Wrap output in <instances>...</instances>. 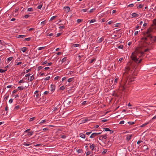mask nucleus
<instances>
[{
  "label": "nucleus",
  "instance_id": "nucleus-50",
  "mask_svg": "<svg viewBox=\"0 0 156 156\" xmlns=\"http://www.w3.org/2000/svg\"><path fill=\"white\" fill-rule=\"evenodd\" d=\"M18 90L17 89H16L13 90L12 92V93L14 94V93L18 91Z\"/></svg>",
  "mask_w": 156,
  "mask_h": 156
},
{
  "label": "nucleus",
  "instance_id": "nucleus-18",
  "mask_svg": "<svg viewBox=\"0 0 156 156\" xmlns=\"http://www.w3.org/2000/svg\"><path fill=\"white\" fill-rule=\"evenodd\" d=\"M27 49L26 47H23L21 49V51L23 52H25Z\"/></svg>",
  "mask_w": 156,
  "mask_h": 156
},
{
  "label": "nucleus",
  "instance_id": "nucleus-63",
  "mask_svg": "<svg viewBox=\"0 0 156 156\" xmlns=\"http://www.w3.org/2000/svg\"><path fill=\"white\" fill-rule=\"evenodd\" d=\"M29 16V15H26L25 16H24V18H28Z\"/></svg>",
  "mask_w": 156,
  "mask_h": 156
},
{
  "label": "nucleus",
  "instance_id": "nucleus-14",
  "mask_svg": "<svg viewBox=\"0 0 156 156\" xmlns=\"http://www.w3.org/2000/svg\"><path fill=\"white\" fill-rule=\"evenodd\" d=\"M34 133V132L33 131H31L30 132H28L27 133V135L28 136H31Z\"/></svg>",
  "mask_w": 156,
  "mask_h": 156
},
{
  "label": "nucleus",
  "instance_id": "nucleus-52",
  "mask_svg": "<svg viewBox=\"0 0 156 156\" xmlns=\"http://www.w3.org/2000/svg\"><path fill=\"white\" fill-rule=\"evenodd\" d=\"M56 17V16H53L52 17L50 20H53L54 19H55Z\"/></svg>",
  "mask_w": 156,
  "mask_h": 156
},
{
  "label": "nucleus",
  "instance_id": "nucleus-36",
  "mask_svg": "<svg viewBox=\"0 0 156 156\" xmlns=\"http://www.w3.org/2000/svg\"><path fill=\"white\" fill-rule=\"evenodd\" d=\"M65 88V87L64 86H62L60 87L59 88L60 90H63Z\"/></svg>",
  "mask_w": 156,
  "mask_h": 156
},
{
  "label": "nucleus",
  "instance_id": "nucleus-37",
  "mask_svg": "<svg viewBox=\"0 0 156 156\" xmlns=\"http://www.w3.org/2000/svg\"><path fill=\"white\" fill-rule=\"evenodd\" d=\"M31 39V38L30 37H28L27 38H26L25 39V41H29Z\"/></svg>",
  "mask_w": 156,
  "mask_h": 156
},
{
  "label": "nucleus",
  "instance_id": "nucleus-21",
  "mask_svg": "<svg viewBox=\"0 0 156 156\" xmlns=\"http://www.w3.org/2000/svg\"><path fill=\"white\" fill-rule=\"evenodd\" d=\"M66 59H67V57H65L64 58H63L61 60L62 62V63H63L64 62L66 61Z\"/></svg>",
  "mask_w": 156,
  "mask_h": 156
},
{
  "label": "nucleus",
  "instance_id": "nucleus-42",
  "mask_svg": "<svg viewBox=\"0 0 156 156\" xmlns=\"http://www.w3.org/2000/svg\"><path fill=\"white\" fill-rule=\"evenodd\" d=\"M42 5H39L37 7V8L38 9H40L42 8Z\"/></svg>",
  "mask_w": 156,
  "mask_h": 156
},
{
  "label": "nucleus",
  "instance_id": "nucleus-57",
  "mask_svg": "<svg viewBox=\"0 0 156 156\" xmlns=\"http://www.w3.org/2000/svg\"><path fill=\"white\" fill-rule=\"evenodd\" d=\"M64 28H65V26H60V27H59V28L60 29H64Z\"/></svg>",
  "mask_w": 156,
  "mask_h": 156
},
{
  "label": "nucleus",
  "instance_id": "nucleus-34",
  "mask_svg": "<svg viewBox=\"0 0 156 156\" xmlns=\"http://www.w3.org/2000/svg\"><path fill=\"white\" fill-rule=\"evenodd\" d=\"M12 58H13L12 57H10L8 58L7 60L8 61H11L12 60Z\"/></svg>",
  "mask_w": 156,
  "mask_h": 156
},
{
  "label": "nucleus",
  "instance_id": "nucleus-4",
  "mask_svg": "<svg viewBox=\"0 0 156 156\" xmlns=\"http://www.w3.org/2000/svg\"><path fill=\"white\" fill-rule=\"evenodd\" d=\"M104 39V37H102L101 38L99 39V37H98L97 38V40H96V42L98 43H101L102 42Z\"/></svg>",
  "mask_w": 156,
  "mask_h": 156
},
{
  "label": "nucleus",
  "instance_id": "nucleus-27",
  "mask_svg": "<svg viewBox=\"0 0 156 156\" xmlns=\"http://www.w3.org/2000/svg\"><path fill=\"white\" fill-rule=\"evenodd\" d=\"M127 123L129 124V125H131L134 124L135 122H127Z\"/></svg>",
  "mask_w": 156,
  "mask_h": 156
},
{
  "label": "nucleus",
  "instance_id": "nucleus-62",
  "mask_svg": "<svg viewBox=\"0 0 156 156\" xmlns=\"http://www.w3.org/2000/svg\"><path fill=\"white\" fill-rule=\"evenodd\" d=\"M90 152L88 151H87L86 153V155L87 156H88L89 155H90Z\"/></svg>",
  "mask_w": 156,
  "mask_h": 156
},
{
  "label": "nucleus",
  "instance_id": "nucleus-53",
  "mask_svg": "<svg viewBox=\"0 0 156 156\" xmlns=\"http://www.w3.org/2000/svg\"><path fill=\"white\" fill-rule=\"evenodd\" d=\"M62 34V33H58L57 34L56 37H58L60 36Z\"/></svg>",
  "mask_w": 156,
  "mask_h": 156
},
{
  "label": "nucleus",
  "instance_id": "nucleus-22",
  "mask_svg": "<svg viewBox=\"0 0 156 156\" xmlns=\"http://www.w3.org/2000/svg\"><path fill=\"white\" fill-rule=\"evenodd\" d=\"M73 78H69L68 80L67 81L69 82H72L73 80Z\"/></svg>",
  "mask_w": 156,
  "mask_h": 156
},
{
  "label": "nucleus",
  "instance_id": "nucleus-19",
  "mask_svg": "<svg viewBox=\"0 0 156 156\" xmlns=\"http://www.w3.org/2000/svg\"><path fill=\"white\" fill-rule=\"evenodd\" d=\"M32 144V143L31 144H27L25 143V142H24L23 144L25 146H29L31 145Z\"/></svg>",
  "mask_w": 156,
  "mask_h": 156
},
{
  "label": "nucleus",
  "instance_id": "nucleus-11",
  "mask_svg": "<svg viewBox=\"0 0 156 156\" xmlns=\"http://www.w3.org/2000/svg\"><path fill=\"white\" fill-rule=\"evenodd\" d=\"M95 147V146L94 144H92L91 145L90 144V147L92 151H93Z\"/></svg>",
  "mask_w": 156,
  "mask_h": 156
},
{
  "label": "nucleus",
  "instance_id": "nucleus-7",
  "mask_svg": "<svg viewBox=\"0 0 156 156\" xmlns=\"http://www.w3.org/2000/svg\"><path fill=\"white\" fill-rule=\"evenodd\" d=\"M89 120L87 118H85L84 119H82L81 121V122L80 123H84L87 122L89 121Z\"/></svg>",
  "mask_w": 156,
  "mask_h": 156
},
{
  "label": "nucleus",
  "instance_id": "nucleus-40",
  "mask_svg": "<svg viewBox=\"0 0 156 156\" xmlns=\"http://www.w3.org/2000/svg\"><path fill=\"white\" fill-rule=\"evenodd\" d=\"M104 129L105 131H110V129L108 128H104Z\"/></svg>",
  "mask_w": 156,
  "mask_h": 156
},
{
  "label": "nucleus",
  "instance_id": "nucleus-48",
  "mask_svg": "<svg viewBox=\"0 0 156 156\" xmlns=\"http://www.w3.org/2000/svg\"><path fill=\"white\" fill-rule=\"evenodd\" d=\"M82 150L81 149H78L77 151V152L78 153H81L82 152Z\"/></svg>",
  "mask_w": 156,
  "mask_h": 156
},
{
  "label": "nucleus",
  "instance_id": "nucleus-55",
  "mask_svg": "<svg viewBox=\"0 0 156 156\" xmlns=\"http://www.w3.org/2000/svg\"><path fill=\"white\" fill-rule=\"evenodd\" d=\"M118 80V78H115V80L114 81V84H115V83H116L117 82Z\"/></svg>",
  "mask_w": 156,
  "mask_h": 156
},
{
  "label": "nucleus",
  "instance_id": "nucleus-1",
  "mask_svg": "<svg viewBox=\"0 0 156 156\" xmlns=\"http://www.w3.org/2000/svg\"><path fill=\"white\" fill-rule=\"evenodd\" d=\"M135 55L133 54V53H132V55L131 56V58L132 61H129L127 64L128 66L130 69V67L133 69H134L136 66L138 64L140 63L142 61V59L138 60L139 58H137V56L139 57H143L144 55V53L143 52L141 49L139 48H137L135 49Z\"/></svg>",
  "mask_w": 156,
  "mask_h": 156
},
{
  "label": "nucleus",
  "instance_id": "nucleus-16",
  "mask_svg": "<svg viewBox=\"0 0 156 156\" xmlns=\"http://www.w3.org/2000/svg\"><path fill=\"white\" fill-rule=\"evenodd\" d=\"M80 137L82 138H85V136L84 134L83 133H80Z\"/></svg>",
  "mask_w": 156,
  "mask_h": 156
},
{
  "label": "nucleus",
  "instance_id": "nucleus-35",
  "mask_svg": "<svg viewBox=\"0 0 156 156\" xmlns=\"http://www.w3.org/2000/svg\"><path fill=\"white\" fill-rule=\"evenodd\" d=\"M35 119V117H33L31 118L30 119L29 121L30 122L32 121H33V120H34Z\"/></svg>",
  "mask_w": 156,
  "mask_h": 156
},
{
  "label": "nucleus",
  "instance_id": "nucleus-33",
  "mask_svg": "<svg viewBox=\"0 0 156 156\" xmlns=\"http://www.w3.org/2000/svg\"><path fill=\"white\" fill-rule=\"evenodd\" d=\"M53 34H54L53 33H51V34L48 33L46 34V35L47 36H52L53 35Z\"/></svg>",
  "mask_w": 156,
  "mask_h": 156
},
{
  "label": "nucleus",
  "instance_id": "nucleus-51",
  "mask_svg": "<svg viewBox=\"0 0 156 156\" xmlns=\"http://www.w3.org/2000/svg\"><path fill=\"white\" fill-rule=\"evenodd\" d=\"M45 21L46 20H44V21L41 22V24L45 25V23H46L45 22Z\"/></svg>",
  "mask_w": 156,
  "mask_h": 156
},
{
  "label": "nucleus",
  "instance_id": "nucleus-44",
  "mask_svg": "<svg viewBox=\"0 0 156 156\" xmlns=\"http://www.w3.org/2000/svg\"><path fill=\"white\" fill-rule=\"evenodd\" d=\"M30 129H27L26 130H25L24 131V133H28V132H29V131H30Z\"/></svg>",
  "mask_w": 156,
  "mask_h": 156
},
{
  "label": "nucleus",
  "instance_id": "nucleus-41",
  "mask_svg": "<svg viewBox=\"0 0 156 156\" xmlns=\"http://www.w3.org/2000/svg\"><path fill=\"white\" fill-rule=\"evenodd\" d=\"M50 78V77L49 76H48L47 77H46L44 78V80H48Z\"/></svg>",
  "mask_w": 156,
  "mask_h": 156
},
{
  "label": "nucleus",
  "instance_id": "nucleus-64",
  "mask_svg": "<svg viewBox=\"0 0 156 156\" xmlns=\"http://www.w3.org/2000/svg\"><path fill=\"white\" fill-rule=\"evenodd\" d=\"M99 139L100 140H102L103 139L102 137V136H100V137L99 138Z\"/></svg>",
  "mask_w": 156,
  "mask_h": 156
},
{
  "label": "nucleus",
  "instance_id": "nucleus-45",
  "mask_svg": "<svg viewBox=\"0 0 156 156\" xmlns=\"http://www.w3.org/2000/svg\"><path fill=\"white\" fill-rule=\"evenodd\" d=\"M46 122L45 120H42L40 122H39V124L45 122Z\"/></svg>",
  "mask_w": 156,
  "mask_h": 156
},
{
  "label": "nucleus",
  "instance_id": "nucleus-6",
  "mask_svg": "<svg viewBox=\"0 0 156 156\" xmlns=\"http://www.w3.org/2000/svg\"><path fill=\"white\" fill-rule=\"evenodd\" d=\"M71 102V101H70V100L68 99H67L64 102V103H65V104L66 105H69V104H70V103Z\"/></svg>",
  "mask_w": 156,
  "mask_h": 156
},
{
  "label": "nucleus",
  "instance_id": "nucleus-20",
  "mask_svg": "<svg viewBox=\"0 0 156 156\" xmlns=\"http://www.w3.org/2000/svg\"><path fill=\"white\" fill-rule=\"evenodd\" d=\"M149 124V122H146L145 123L140 126V127H143Z\"/></svg>",
  "mask_w": 156,
  "mask_h": 156
},
{
  "label": "nucleus",
  "instance_id": "nucleus-15",
  "mask_svg": "<svg viewBox=\"0 0 156 156\" xmlns=\"http://www.w3.org/2000/svg\"><path fill=\"white\" fill-rule=\"evenodd\" d=\"M26 37V35H18V37H17V38H23V37Z\"/></svg>",
  "mask_w": 156,
  "mask_h": 156
},
{
  "label": "nucleus",
  "instance_id": "nucleus-17",
  "mask_svg": "<svg viewBox=\"0 0 156 156\" xmlns=\"http://www.w3.org/2000/svg\"><path fill=\"white\" fill-rule=\"evenodd\" d=\"M80 46V44H73L72 46V47H78Z\"/></svg>",
  "mask_w": 156,
  "mask_h": 156
},
{
  "label": "nucleus",
  "instance_id": "nucleus-12",
  "mask_svg": "<svg viewBox=\"0 0 156 156\" xmlns=\"http://www.w3.org/2000/svg\"><path fill=\"white\" fill-rule=\"evenodd\" d=\"M139 16V15L138 14H136V13H133L132 14V18H134V17H136L138 16Z\"/></svg>",
  "mask_w": 156,
  "mask_h": 156
},
{
  "label": "nucleus",
  "instance_id": "nucleus-31",
  "mask_svg": "<svg viewBox=\"0 0 156 156\" xmlns=\"http://www.w3.org/2000/svg\"><path fill=\"white\" fill-rule=\"evenodd\" d=\"M39 94H36L34 96V97L35 98H39Z\"/></svg>",
  "mask_w": 156,
  "mask_h": 156
},
{
  "label": "nucleus",
  "instance_id": "nucleus-49",
  "mask_svg": "<svg viewBox=\"0 0 156 156\" xmlns=\"http://www.w3.org/2000/svg\"><path fill=\"white\" fill-rule=\"evenodd\" d=\"M13 99L12 98L10 99L9 101V103H11L12 102Z\"/></svg>",
  "mask_w": 156,
  "mask_h": 156
},
{
  "label": "nucleus",
  "instance_id": "nucleus-39",
  "mask_svg": "<svg viewBox=\"0 0 156 156\" xmlns=\"http://www.w3.org/2000/svg\"><path fill=\"white\" fill-rule=\"evenodd\" d=\"M118 48L119 49H122L123 48V46L122 45H120L119 46Z\"/></svg>",
  "mask_w": 156,
  "mask_h": 156
},
{
  "label": "nucleus",
  "instance_id": "nucleus-43",
  "mask_svg": "<svg viewBox=\"0 0 156 156\" xmlns=\"http://www.w3.org/2000/svg\"><path fill=\"white\" fill-rule=\"evenodd\" d=\"M134 6V4H129V5L128 6V7H133Z\"/></svg>",
  "mask_w": 156,
  "mask_h": 156
},
{
  "label": "nucleus",
  "instance_id": "nucleus-59",
  "mask_svg": "<svg viewBox=\"0 0 156 156\" xmlns=\"http://www.w3.org/2000/svg\"><path fill=\"white\" fill-rule=\"evenodd\" d=\"M95 9H90L89 11V12L91 13L93 12V11Z\"/></svg>",
  "mask_w": 156,
  "mask_h": 156
},
{
  "label": "nucleus",
  "instance_id": "nucleus-3",
  "mask_svg": "<svg viewBox=\"0 0 156 156\" xmlns=\"http://www.w3.org/2000/svg\"><path fill=\"white\" fill-rule=\"evenodd\" d=\"M153 29L149 28L145 32L143 33V37H142L141 39L144 40V42L146 43L147 41V37L150 38L151 40L152 38H153V36L151 35V32H152Z\"/></svg>",
  "mask_w": 156,
  "mask_h": 156
},
{
  "label": "nucleus",
  "instance_id": "nucleus-61",
  "mask_svg": "<svg viewBox=\"0 0 156 156\" xmlns=\"http://www.w3.org/2000/svg\"><path fill=\"white\" fill-rule=\"evenodd\" d=\"M20 107L19 105H17L16 106L15 108H14V109H18Z\"/></svg>",
  "mask_w": 156,
  "mask_h": 156
},
{
  "label": "nucleus",
  "instance_id": "nucleus-8",
  "mask_svg": "<svg viewBox=\"0 0 156 156\" xmlns=\"http://www.w3.org/2000/svg\"><path fill=\"white\" fill-rule=\"evenodd\" d=\"M64 9L67 12H68L70 10V8L68 6H65L64 7Z\"/></svg>",
  "mask_w": 156,
  "mask_h": 156
},
{
  "label": "nucleus",
  "instance_id": "nucleus-9",
  "mask_svg": "<svg viewBox=\"0 0 156 156\" xmlns=\"http://www.w3.org/2000/svg\"><path fill=\"white\" fill-rule=\"evenodd\" d=\"M97 134H96V133H93L90 136V138H94L95 136H97Z\"/></svg>",
  "mask_w": 156,
  "mask_h": 156
},
{
  "label": "nucleus",
  "instance_id": "nucleus-60",
  "mask_svg": "<svg viewBox=\"0 0 156 156\" xmlns=\"http://www.w3.org/2000/svg\"><path fill=\"white\" fill-rule=\"evenodd\" d=\"M149 50V49L146 48L144 50L143 52H144H144H146Z\"/></svg>",
  "mask_w": 156,
  "mask_h": 156
},
{
  "label": "nucleus",
  "instance_id": "nucleus-24",
  "mask_svg": "<svg viewBox=\"0 0 156 156\" xmlns=\"http://www.w3.org/2000/svg\"><path fill=\"white\" fill-rule=\"evenodd\" d=\"M17 88L19 90H22L23 89L24 87L23 86H21L18 87Z\"/></svg>",
  "mask_w": 156,
  "mask_h": 156
},
{
  "label": "nucleus",
  "instance_id": "nucleus-46",
  "mask_svg": "<svg viewBox=\"0 0 156 156\" xmlns=\"http://www.w3.org/2000/svg\"><path fill=\"white\" fill-rule=\"evenodd\" d=\"M82 20L81 19H78L77 20V22L78 23L81 22L82 21Z\"/></svg>",
  "mask_w": 156,
  "mask_h": 156
},
{
  "label": "nucleus",
  "instance_id": "nucleus-28",
  "mask_svg": "<svg viewBox=\"0 0 156 156\" xmlns=\"http://www.w3.org/2000/svg\"><path fill=\"white\" fill-rule=\"evenodd\" d=\"M103 139H106L107 138V134H104L102 136Z\"/></svg>",
  "mask_w": 156,
  "mask_h": 156
},
{
  "label": "nucleus",
  "instance_id": "nucleus-29",
  "mask_svg": "<svg viewBox=\"0 0 156 156\" xmlns=\"http://www.w3.org/2000/svg\"><path fill=\"white\" fill-rule=\"evenodd\" d=\"M7 70V69H6L5 70H4L2 69H0V73H3L5 72Z\"/></svg>",
  "mask_w": 156,
  "mask_h": 156
},
{
  "label": "nucleus",
  "instance_id": "nucleus-5",
  "mask_svg": "<svg viewBox=\"0 0 156 156\" xmlns=\"http://www.w3.org/2000/svg\"><path fill=\"white\" fill-rule=\"evenodd\" d=\"M55 86L53 84H51L50 87L51 91L53 92L55 90Z\"/></svg>",
  "mask_w": 156,
  "mask_h": 156
},
{
  "label": "nucleus",
  "instance_id": "nucleus-38",
  "mask_svg": "<svg viewBox=\"0 0 156 156\" xmlns=\"http://www.w3.org/2000/svg\"><path fill=\"white\" fill-rule=\"evenodd\" d=\"M96 60V59L95 58H94L92 59L90 62V63H91L93 62L94 61Z\"/></svg>",
  "mask_w": 156,
  "mask_h": 156
},
{
  "label": "nucleus",
  "instance_id": "nucleus-54",
  "mask_svg": "<svg viewBox=\"0 0 156 156\" xmlns=\"http://www.w3.org/2000/svg\"><path fill=\"white\" fill-rule=\"evenodd\" d=\"M43 68V67L42 66H40L38 67V70L41 69Z\"/></svg>",
  "mask_w": 156,
  "mask_h": 156
},
{
  "label": "nucleus",
  "instance_id": "nucleus-23",
  "mask_svg": "<svg viewBox=\"0 0 156 156\" xmlns=\"http://www.w3.org/2000/svg\"><path fill=\"white\" fill-rule=\"evenodd\" d=\"M33 11V8H28L27 9V11H30V12H32V11Z\"/></svg>",
  "mask_w": 156,
  "mask_h": 156
},
{
  "label": "nucleus",
  "instance_id": "nucleus-32",
  "mask_svg": "<svg viewBox=\"0 0 156 156\" xmlns=\"http://www.w3.org/2000/svg\"><path fill=\"white\" fill-rule=\"evenodd\" d=\"M142 7H143V5L141 4H140V5H138L137 7V8L138 9H140V8H141Z\"/></svg>",
  "mask_w": 156,
  "mask_h": 156
},
{
  "label": "nucleus",
  "instance_id": "nucleus-25",
  "mask_svg": "<svg viewBox=\"0 0 156 156\" xmlns=\"http://www.w3.org/2000/svg\"><path fill=\"white\" fill-rule=\"evenodd\" d=\"M95 21H96V20L95 19H92V20H90V21L89 23H94V22H95Z\"/></svg>",
  "mask_w": 156,
  "mask_h": 156
},
{
  "label": "nucleus",
  "instance_id": "nucleus-10",
  "mask_svg": "<svg viewBox=\"0 0 156 156\" xmlns=\"http://www.w3.org/2000/svg\"><path fill=\"white\" fill-rule=\"evenodd\" d=\"M132 135H130L127 136L126 138V140H127V141H128L132 137Z\"/></svg>",
  "mask_w": 156,
  "mask_h": 156
},
{
  "label": "nucleus",
  "instance_id": "nucleus-30",
  "mask_svg": "<svg viewBox=\"0 0 156 156\" xmlns=\"http://www.w3.org/2000/svg\"><path fill=\"white\" fill-rule=\"evenodd\" d=\"M45 47H42L39 48H38V49L39 50H41L42 49H44L45 48Z\"/></svg>",
  "mask_w": 156,
  "mask_h": 156
},
{
  "label": "nucleus",
  "instance_id": "nucleus-13",
  "mask_svg": "<svg viewBox=\"0 0 156 156\" xmlns=\"http://www.w3.org/2000/svg\"><path fill=\"white\" fill-rule=\"evenodd\" d=\"M34 79V77L33 75L30 77V79H29V78H28V80H30V81H31Z\"/></svg>",
  "mask_w": 156,
  "mask_h": 156
},
{
  "label": "nucleus",
  "instance_id": "nucleus-58",
  "mask_svg": "<svg viewBox=\"0 0 156 156\" xmlns=\"http://www.w3.org/2000/svg\"><path fill=\"white\" fill-rule=\"evenodd\" d=\"M124 123V121L122 120V121L120 122H119V124H120L122 125V124H123Z\"/></svg>",
  "mask_w": 156,
  "mask_h": 156
},
{
  "label": "nucleus",
  "instance_id": "nucleus-26",
  "mask_svg": "<svg viewBox=\"0 0 156 156\" xmlns=\"http://www.w3.org/2000/svg\"><path fill=\"white\" fill-rule=\"evenodd\" d=\"M107 149H105L102 152V154H105L107 152Z\"/></svg>",
  "mask_w": 156,
  "mask_h": 156
},
{
  "label": "nucleus",
  "instance_id": "nucleus-2",
  "mask_svg": "<svg viewBox=\"0 0 156 156\" xmlns=\"http://www.w3.org/2000/svg\"><path fill=\"white\" fill-rule=\"evenodd\" d=\"M130 68L129 66H126L125 68L126 72L123 74L122 82L124 83V85H121L119 87V90L122 91L125 90V86L126 85L130 84L134 81L135 78L133 77H129L128 74V72L130 70Z\"/></svg>",
  "mask_w": 156,
  "mask_h": 156
},
{
  "label": "nucleus",
  "instance_id": "nucleus-47",
  "mask_svg": "<svg viewBox=\"0 0 156 156\" xmlns=\"http://www.w3.org/2000/svg\"><path fill=\"white\" fill-rule=\"evenodd\" d=\"M88 9H82L81 10V11L82 12L83 11V12H86V11H87L88 10Z\"/></svg>",
  "mask_w": 156,
  "mask_h": 156
},
{
  "label": "nucleus",
  "instance_id": "nucleus-56",
  "mask_svg": "<svg viewBox=\"0 0 156 156\" xmlns=\"http://www.w3.org/2000/svg\"><path fill=\"white\" fill-rule=\"evenodd\" d=\"M48 63V62L47 61H45L44 62H43L42 63V65H44V64H46Z\"/></svg>",
  "mask_w": 156,
  "mask_h": 156
}]
</instances>
